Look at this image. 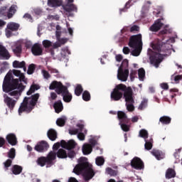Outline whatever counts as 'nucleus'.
Wrapping results in <instances>:
<instances>
[{
  "mask_svg": "<svg viewBox=\"0 0 182 182\" xmlns=\"http://www.w3.org/2000/svg\"><path fill=\"white\" fill-rule=\"evenodd\" d=\"M168 33H171V29L164 28L159 31V36L162 40H156L151 46L155 52L151 48L148 49V55H149L151 65H153L155 68H159L164 59V55L160 53V52H166V50H167V48H166V43L168 41V38L165 40V41H163L166 39V35H168Z\"/></svg>",
  "mask_w": 182,
  "mask_h": 182,
  "instance_id": "f257e3e1",
  "label": "nucleus"
},
{
  "mask_svg": "<svg viewBox=\"0 0 182 182\" xmlns=\"http://www.w3.org/2000/svg\"><path fill=\"white\" fill-rule=\"evenodd\" d=\"M2 87L3 92H6V93L10 92L9 95L14 96V99L18 100L21 96V92H23L26 86L19 83V80L14 79L12 73L9 72L4 77Z\"/></svg>",
  "mask_w": 182,
  "mask_h": 182,
  "instance_id": "f03ea898",
  "label": "nucleus"
},
{
  "mask_svg": "<svg viewBox=\"0 0 182 182\" xmlns=\"http://www.w3.org/2000/svg\"><path fill=\"white\" fill-rule=\"evenodd\" d=\"M73 173L79 176V174L82 173L84 178V182H89L90 180H92L95 177V171L92 168V164L87 162V159L85 157H81L78 160V164H77L74 169Z\"/></svg>",
  "mask_w": 182,
  "mask_h": 182,
  "instance_id": "7ed1b4c3",
  "label": "nucleus"
},
{
  "mask_svg": "<svg viewBox=\"0 0 182 182\" xmlns=\"http://www.w3.org/2000/svg\"><path fill=\"white\" fill-rule=\"evenodd\" d=\"M41 95L39 93H36L31 97H25L23 102L21 103V105L18 108V114L21 115L23 112H26V113H31L32 110H33L34 107L36 106V103H38V100H39Z\"/></svg>",
  "mask_w": 182,
  "mask_h": 182,
  "instance_id": "20e7f679",
  "label": "nucleus"
},
{
  "mask_svg": "<svg viewBox=\"0 0 182 182\" xmlns=\"http://www.w3.org/2000/svg\"><path fill=\"white\" fill-rule=\"evenodd\" d=\"M50 90H55L58 95H62L63 100L65 103H70L72 102V94L69 92L68 87L63 85L62 82L58 81H53L49 86Z\"/></svg>",
  "mask_w": 182,
  "mask_h": 182,
  "instance_id": "39448f33",
  "label": "nucleus"
},
{
  "mask_svg": "<svg viewBox=\"0 0 182 182\" xmlns=\"http://www.w3.org/2000/svg\"><path fill=\"white\" fill-rule=\"evenodd\" d=\"M129 92L130 93L133 92L132 87H127L124 84H118L111 92V100L112 102H119V100H121L123 97L126 100V94L129 93Z\"/></svg>",
  "mask_w": 182,
  "mask_h": 182,
  "instance_id": "423d86ee",
  "label": "nucleus"
},
{
  "mask_svg": "<svg viewBox=\"0 0 182 182\" xmlns=\"http://www.w3.org/2000/svg\"><path fill=\"white\" fill-rule=\"evenodd\" d=\"M129 48L134 49L132 51V56H139L143 49V41L141 40V34L132 36L129 38L128 43Z\"/></svg>",
  "mask_w": 182,
  "mask_h": 182,
  "instance_id": "0eeeda50",
  "label": "nucleus"
},
{
  "mask_svg": "<svg viewBox=\"0 0 182 182\" xmlns=\"http://www.w3.org/2000/svg\"><path fill=\"white\" fill-rule=\"evenodd\" d=\"M53 160H56V152L50 151L47 156H41L37 159V164L41 167H52L53 166Z\"/></svg>",
  "mask_w": 182,
  "mask_h": 182,
  "instance_id": "6e6552de",
  "label": "nucleus"
},
{
  "mask_svg": "<svg viewBox=\"0 0 182 182\" xmlns=\"http://www.w3.org/2000/svg\"><path fill=\"white\" fill-rule=\"evenodd\" d=\"M77 144L73 139H70L66 142L65 140H61V147L68 150L67 157L69 159H75L76 152L73 151V149L76 147Z\"/></svg>",
  "mask_w": 182,
  "mask_h": 182,
  "instance_id": "1a4fd4ad",
  "label": "nucleus"
},
{
  "mask_svg": "<svg viewBox=\"0 0 182 182\" xmlns=\"http://www.w3.org/2000/svg\"><path fill=\"white\" fill-rule=\"evenodd\" d=\"M16 13V5L13 4L9 9L6 6H2L0 8V18L2 16H7L8 19L13 18L14 15Z\"/></svg>",
  "mask_w": 182,
  "mask_h": 182,
  "instance_id": "9d476101",
  "label": "nucleus"
},
{
  "mask_svg": "<svg viewBox=\"0 0 182 182\" xmlns=\"http://www.w3.org/2000/svg\"><path fill=\"white\" fill-rule=\"evenodd\" d=\"M133 95V91L125 94V102L128 112H134V95Z\"/></svg>",
  "mask_w": 182,
  "mask_h": 182,
  "instance_id": "9b49d317",
  "label": "nucleus"
},
{
  "mask_svg": "<svg viewBox=\"0 0 182 182\" xmlns=\"http://www.w3.org/2000/svg\"><path fill=\"white\" fill-rule=\"evenodd\" d=\"M131 167L135 170H144V162L140 158L135 156L131 161Z\"/></svg>",
  "mask_w": 182,
  "mask_h": 182,
  "instance_id": "f8f14e48",
  "label": "nucleus"
},
{
  "mask_svg": "<svg viewBox=\"0 0 182 182\" xmlns=\"http://www.w3.org/2000/svg\"><path fill=\"white\" fill-rule=\"evenodd\" d=\"M48 149H49V144L46 141L38 142L34 147V150L38 153H45V151H48Z\"/></svg>",
  "mask_w": 182,
  "mask_h": 182,
  "instance_id": "ddd939ff",
  "label": "nucleus"
},
{
  "mask_svg": "<svg viewBox=\"0 0 182 182\" xmlns=\"http://www.w3.org/2000/svg\"><path fill=\"white\" fill-rule=\"evenodd\" d=\"M128 77H129L128 69H125L124 71L123 70L118 69L117 79H119V80H121L122 82H126Z\"/></svg>",
  "mask_w": 182,
  "mask_h": 182,
  "instance_id": "4468645a",
  "label": "nucleus"
},
{
  "mask_svg": "<svg viewBox=\"0 0 182 182\" xmlns=\"http://www.w3.org/2000/svg\"><path fill=\"white\" fill-rule=\"evenodd\" d=\"M164 25V24L161 22V18H159L151 26L149 31H151V32H159V31L163 28Z\"/></svg>",
  "mask_w": 182,
  "mask_h": 182,
  "instance_id": "2eb2a0df",
  "label": "nucleus"
},
{
  "mask_svg": "<svg viewBox=\"0 0 182 182\" xmlns=\"http://www.w3.org/2000/svg\"><path fill=\"white\" fill-rule=\"evenodd\" d=\"M31 52L34 56H41L43 53V50L39 43H35L31 48Z\"/></svg>",
  "mask_w": 182,
  "mask_h": 182,
  "instance_id": "dca6fc26",
  "label": "nucleus"
},
{
  "mask_svg": "<svg viewBox=\"0 0 182 182\" xmlns=\"http://www.w3.org/2000/svg\"><path fill=\"white\" fill-rule=\"evenodd\" d=\"M6 140L8 141L9 144H11V146H16L18 144V139L15 134L11 133L7 134Z\"/></svg>",
  "mask_w": 182,
  "mask_h": 182,
  "instance_id": "f3484780",
  "label": "nucleus"
},
{
  "mask_svg": "<svg viewBox=\"0 0 182 182\" xmlns=\"http://www.w3.org/2000/svg\"><path fill=\"white\" fill-rule=\"evenodd\" d=\"M9 58H11V54H9V52L8 50H6V48L2 45H0V59H6V60H8Z\"/></svg>",
  "mask_w": 182,
  "mask_h": 182,
  "instance_id": "a211bd4d",
  "label": "nucleus"
},
{
  "mask_svg": "<svg viewBox=\"0 0 182 182\" xmlns=\"http://www.w3.org/2000/svg\"><path fill=\"white\" fill-rule=\"evenodd\" d=\"M117 117L119 123H130V119L127 118V115L122 111H118Z\"/></svg>",
  "mask_w": 182,
  "mask_h": 182,
  "instance_id": "6ab92c4d",
  "label": "nucleus"
},
{
  "mask_svg": "<svg viewBox=\"0 0 182 182\" xmlns=\"http://www.w3.org/2000/svg\"><path fill=\"white\" fill-rule=\"evenodd\" d=\"M4 103H6L9 109L12 110L15 107V105H16V100L9 97V96H6L4 97Z\"/></svg>",
  "mask_w": 182,
  "mask_h": 182,
  "instance_id": "aec40b11",
  "label": "nucleus"
},
{
  "mask_svg": "<svg viewBox=\"0 0 182 182\" xmlns=\"http://www.w3.org/2000/svg\"><path fill=\"white\" fill-rule=\"evenodd\" d=\"M53 109H55V113H60L63 110V104L60 100L54 102Z\"/></svg>",
  "mask_w": 182,
  "mask_h": 182,
  "instance_id": "412c9836",
  "label": "nucleus"
},
{
  "mask_svg": "<svg viewBox=\"0 0 182 182\" xmlns=\"http://www.w3.org/2000/svg\"><path fill=\"white\" fill-rule=\"evenodd\" d=\"M82 150L84 156H87V154H90L93 151V148L90 144H84Z\"/></svg>",
  "mask_w": 182,
  "mask_h": 182,
  "instance_id": "4be33fe9",
  "label": "nucleus"
},
{
  "mask_svg": "<svg viewBox=\"0 0 182 182\" xmlns=\"http://www.w3.org/2000/svg\"><path fill=\"white\" fill-rule=\"evenodd\" d=\"M47 136L51 141H55L58 139V132L55 129H50L48 131Z\"/></svg>",
  "mask_w": 182,
  "mask_h": 182,
  "instance_id": "5701e85b",
  "label": "nucleus"
},
{
  "mask_svg": "<svg viewBox=\"0 0 182 182\" xmlns=\"http://www.w3.org/2000/svg\"><path fill=\"white\" fill-rule=\"evenodd\" d=\"M56 156L58 159H68V152L63 149H59L55 153V159Z\"/></svg>",
  "mask_w": 182,
  "mask_h": 182,
  "instance_id": "b1692460",
  "label": "nucleus"
},
{
  "mask_svg": "<svg viewBox=\"0 0 182 182\" xmlns=\"http://www.w3.org/2000/svg\"><path fill=\"white\" fill-rule=\"evenodd\" d=\"M13 68H23V70H26V63L25 61L19 62L18 60H15L13 62Z\"/></svg>",
  "mask_w": 182,
  "mask_h": 182,
  "instance_id": "393cba45",
  "label": "nucleus"
},
{
  "mask_svg": "<svg viewBox=\"0 0 182 182\" xmlns=\"http://www.w3.org/2000/svg\"><path fill=\"white\" fill-rule=\"evenodd\" d=\"M176 177V171L171 168H168L166 172V178L170 180V178H174Z\"/></svg>",
  "mask_w": 182,
  "mask_h": 182,
  "instance_id": "a878e982",
  "label": "nucleus"
},
{
  "mask_svg": "<svg viewBox=\"0 0 182 182\" xmlns=\"http://www.w3.org/2000/svg\"><path fill=\"white\" fill-rule=\"evenodd\" d=\"M19 26L18 23L11 22L7 24V29H9L12 32H16L19 29Z\"/></svg>",
  "mask_w": 182,
  "mask_h": 182,
  "instance_id": "bb28decb",
  "label": "nucleus"
},
{
  "mask_svg": "<svg viewBox=\"0 0 182 182\" xmlns=\"http://www.w3.org/2000/svg\"><path fill=\"white\" fill-rule=\"evenodd\" d=\"M22 170H23L22 166L19 165H14L11 168V171L13 174H14L15 176H18V174H21L22 173Z\"/></svg>",
  "mask_w": 182,
  "mask_h": 182,
  "instance_id": "cd10ccee",
  "label": "nucleus"
},
{
  "mask_svg": "<svg viewBox=\"0 0 182 182\" xmlns=\"http://www.w3.org/2000/svg\"><path fill=\"white\" fill-rule=\"evenodd\" d=\"M62 5V1L60 0H48V6L51 8H55V6H60Z\"/></svg>",
  "mask_w": 182,
  "mask_h": 182,
  "instance_id": "c85d7f7f",
  "label": "nucleus"
},
{
  "mask_svg": "<svg viewBox=\"0 0 182 182\" xmlns=\"http://www.w3.org/2000/svg\"><path fill=\"white\" fill-rule=\"evenodd\" d=\"M64 10L65 12H77V7H76L75 4H66L64 6Z\"/></svg>",
  "mask_w": 182,
  "mask_h": 182,
  "instance_id": "c756f323",
  "label": "nucleus"
},
{
  "mask_svg": "<svg viewBox=\"0 0 182 182\" xmlns=\"http://www.w3.org/2000/svg\"><path fill=\"white\" fill-rule=\"evenodd\" d=\"M39 89H41V87L38 85H36V84L31 85L30 87V89L26 93L27 96H31L32 93H35V91L39 90Z\"/></svg>",
  "mask_w": 182,
  "mask_h": 182,
  "instance_id": "7c9ffc66",
  "label": "nucleus"
},
{
  "mask_svg": "<svg viewBox=\"0 0 182 182\" xmlns=\"http://www.w3.org/2000/svg\"><path fill=\"white\" fill-rule=\"evenodd\" d=\"M152 156H154L157 160H161V159L164 158L163 156V152L161 151L157 150V149H153L151 152Z\"/></svg>",
  "mask_w": 182,
  "mask_h": 182,
  "instance_id": "2f4dec72",
  "label": "nucleus"
},
{
  "mask_svg": "<svg viewBox=\"0 0 182 182\" xmlns=\"http://www.w3.org/2000/svg\"><path fill=\"white\" fill-rule=\"evenodd\" d=\"M105 171L107 173V174H109V176H110L111 177H116V176H117L119 171H117V170H114L110 167H107L105 169Z\"/></svg>",
  "mask_w": 182,
  "mask_h": 182,
  "instance_id": "473e14b6",
  "label": "nucleus"
},
{
  "mask_svg": "<svg viewBox=\"0 0 182 182\" xmlns=\"http://www.w3.org/2000/svg\"><path fill=\"white\" fill-rule=\"evenodd\" d=\"M159 122H161L162 124H170V123H171V118L168 116H163L160 117Z\"/></svg>",
  "mask_w": 182,
  "mask_h": 182,
  "instance_id": "72a5a7b5",
  "label": "nucleus"
},
{
  "mask_svg": "<svg viewBox=\"0 0 182 182\" xmlns=\"http://www.w3.org/2000/svg\"><path fill=\"white\" fill-rule=\"evenodd\" d=\"M56 124L60 127H63V126L66 124V117H63L58 118L56 121Z\"/></svg>",
  "mask_w": 182,
  "mask_h": 182,
  "instance_id": "f704fd0d",
  "label": "nucleus"
},
{
  "mask_svg": "<svg viewBox=\"0 0 182 182\" xmlns=\"http://www.w3.org/2000/svg\"><path fill=\"white\" fill-rule=\"evenodd\" d=\"M119 125L121 126V129L122 130H123V132L130 131V122L129 123L121 122L119 123Z\"/></svg>",
  "mask_w": 182,
  "mask_h": 182,
  "instance_id": "c9c22d12",
  "label": "nucleus"
},
{
  "mask_svg": "<svg viewBox=\"0 0 182 182\" xmlns=\"http://www.w3.org/2000/svg\"><path fill=\"white\" fill-rule=\"evenodd\" d=\"M144 147L145 150H151L153 149V139H151L149 141L145 139Z\"/></svg>",
  "mask_w": 182,
  "mask_h": 182,
  "instance_id": "e433bc0d",
  "label": "nucleus"
},
{
  "mask_svg": "<svg viewBox=\"0 0 182 182\" xmlns=\"http://www.w3.org/2000/svg\"><path fill=\"white\" fill-rule=\"evenodd\" d=\"M138 76L139 80H144V77H146V71L144 70V68H140L138 70Z\"/></svg>",
  "mask_w": 182,
  "mask_h": 182,
  "instance_id": "4c0bfd02",
  "label": "nucleus"
},
{
  "mask_svg": "<svg viewBox=\"0 0 182 182\" xmlns=\"http://www.w3.org/2000/svg\"><path fill=\"white\" fill-rule=\"evenodd\" d=\"M83 92V87H82V85H77L75 89V95L76 96H80Z\"/></svg>",
  "mask_w": 182,
  "mask_h": 182,
  "instance_id": "58836bf2",
  "label": "nucleus"
},
{
  "mask_svg": "<svg viewBox=\"0 0 182 182\" xmlns=\"http://www.w3.org/2000/svg\"><path fill=\"white\" fill-rule=\"evenodd\" d=\"M139 136L144 139V140H146V139H149V132H147V130L146 129H141L139 131Z\"/></svg>",
  "mask_w": 182,
  "mask_h": 182,
  "instance_id": "ea45409f",
  "label": "nucleus"
},
{
  "mask_svg": "<svg viewBox=\"0 0 182 182\" xmlns=\"http://www.w3.org/2000/svg\"><path fill=\"white\" fill-rule=\"evenodd\" d=\"M82 100L85 102H89V100H90V92H89V91L85 90L82 93Z\"/></svg>",
  "mask_w": 182,
  "mask_h": 182,
  "instance_id": "a19ab883",
  "label": "nucleus"
},
{
  "mask_svg": "<svg viewBox=\"0 0 182 182\" xmlns=\"http://www.w3.org/2000/svg\"><path fill=\"white\" fill-rule=\"evenodd\" d=\"M148 102L149 100H147L146 99H144L138 107L139 110H144V109H146V107H147Z\"/></svg>",
  "mask_w": 182,
  "mask_h": 182,
  "instance_id": "79ce46f5",
  "label": "nucleus"
},
{
  "mask_svg": "<svg viewBox=\"0 0 182 182\" xmlns=\"http://www.w3.org/2000/svg\"><path fill=\"white\" fill-rule=\"evenodd\" d=\"M97 166H103L105 164V158L103 156H97L95 159Z\"/></svg>",
  "mask_w": 182,
  "mask_h": 182,
  "instance_id": "37998d69",
  "label": "nucleus"
},
{
  "mask_svg": "<svg viewBox=\"0 0 182 182\" xmlns=\"http://www.w3.org/2000/svg\"><path fill=\"white\" fill-rule=\"evenodd\" d=\"M15 156H16L15 148H11L8 152V157L11 159V160H14Z\"/></svg>",
  "mask_w": 182,
  "mask_h": 182,
  "instance_id": "c03bdc74",
  "label": "nucleus"
},
{
  "mask_svg": "<svg viewBox=\"0 0 182 182\" xmlns=\"http://www.w3.org/2000/svg\"><path fill=\"white\" fill-rule=\"evenodd\" d=\"M35 69H36V65H35V64H30L27 70L28 75H33L35 72Z\"/></svg>",
  "mask_w": 182,
  "mask_h": 182,
  "instance_id": "a18cd8bd",
  "label": "nucleus"
},
{
  "mask_svg": "<svg viewBox=\"0 0 182 182\" xmlns=\"http://www.w3.org/2000/svg\"><path fill=\"white\" fill-rule=\"evenodd\" d=\"M127 68H129V60L127 59L123 60L119 69L123 70V69H127Z\"/></svg>",
  "mask_w": 182,
  "mask_h": 182,
  "instance_id": "49530a36",
  "label": "nucleus"
},
{
  "mask_svg": "<svg viewBox=\"0 0 182 182\" xmlns=\"http://www.w3.org/2000/svg\"><path fill=\"white\" fill-rule=\"evenodd\" d=\"M4 166L5 171H8L9 167L12 166V159H7L5 162H4Z\"/></svg>",
  "mask_w": 182,
  "mask_h": 182,
  "instance_id": "de8ad7c7",
  "label": "nucleus"
},
{
  "mask_svg": "<svg viewBox=\"0 0 182 182\" xmlns=\"http://www.w3.org/2000/svg\"><path fill=\"white\" fill-rule=\"evenodd\" d=\"M171 79H173L176 83H180V80H182V75H179L176 76L172 75Z\"/></svg>",
  "mask_w": 182,
  "mask_h": 182,
  "instance_id": "09e8293b",
  "label": "nucleus"
},
{
  "mask_svg": "<svg viewBox=\"0 0 182 182\" xmlns=\"http://www.w3.org/2000/svg\"><path fill=\"white\" fill-rule=\"evenodd\" d=\"M13 52L16 55H19V53H21L22 52V46H17L15 48L13 49Z\"/></svg>",
  "mask_w": 182,
  "mask_h": 182,
  "instance_id": "8fccbe9b",
  "label": "nucleus"
},
{
  "mask_svg": "<svg viewBox=\"0 0 182 182\" xmlns=\"http://www.w3.org/2000/svg\"><path fill=\"white\" fill-rule=\"evenodd\" d=\"M43 45L46 48H50V46H52V42H50L49 40H44L43 41Z\"/></svg>",
  "mask_w": 182,
  "mask_h": 182,
  "instance_id": "3c124183",
  "label": "nucleus"
},
{
  "mask_svg": "<svg viewBox=\"0 0 182 182\" xmlns=\"http://www.w3.org/2000/svg\"><path fill=\"white\" fill-rule=\"evenodd\" d=\"M140 31V27L137 25H134L132 27H130V32L134 33V32H139Z\"/></svg>",
  "mask_w": 182,
  "mask_h": 182,
  "instance_id": "603ef678",
  "label": "nucleus"
},
{
  "mask_svg": "<svg viewBox=\"0 0 182 182\" xmlns=\"http://www.w3.org/2000/svg\"><path fill=\"white\" fill-rule=\"evenodd\" d=\"M43 76L44 79H49L50 78V74H49V72H48L46 70H42Z\"/></svg>",
  "mask_w": 182,
  "mask_h": 182,
  "instance_id": "864d4df0",
  "label": "nucleus"
},
{
  "mask_svg": "<svg viewBox=\"0 0 182 182\" xmlns=\"http://www.w3.org/2000/svg\"><path fill=\"white\" fill-rule=\"evenodd\" d=\"M89 142L92 149L97 144V140L95 139V138L90 139Z\"/></svg>",
  "mask_w": 182,
  "mask_h": 182,
  "instance_id": "5fc2aeb1",
  "label": "nucleus"
},
{
  "mask_svg": "<svg viewBox=\"0 0 182 182\" xmlns=\"http://www.w3.org/2000/svg\"><path fill=\"white\" fill-rule=\"evenodd\" d=\"M60 146H62V141L60 142H56L55 144H54L53 146V150H58Z\"/></svg>",
  "mask_w": 182,
  "mask_h": 182,
  "instance_id": "6e6d98bb",
  "label": "nucleus"
},
{
  "mask_svg": "<svg viewBox=\"0 0 182 182\" xmlns=\"http://www.w3.org/2000/svg\"><path fill=\"white\" fill-rule=\"evenodd\" d=\"M57 98H58V95H56L55 92L50 93V97H49V100H50V102H52V100H56Z\"/></svg>",
  "mask_w": 182,
  "mask_h": 182,
  "instance_id": "4d7b16f0",
  "label": "nucleus"
},
{
  "mask_svg": "<svg viewBox=\"0 0 182 182\" xmlns=\"http://www.w3.org/2000/svg\"><path fill=\"white\" fill-rule=\"evenodd\" d=\"M21 74L22 73H21V70H13V75H14V76H17V77H19Z\"/></svg>",
  "mask_w": 182,
  "mask_h": 182,
  "instance_id": "13d9d810",
  "label": "nucleus"
},
{
  "mask_svg": "<svg viewBox=\"0 0 182 182\" xmlns=\"http://www.w3.org/2000/svg\"><path fill=\"white\" fill-rule=\"evenodd\" d=\"M18 77L20 82H23L26 84L27 83L26 79H25V75H23V73H21Z\"/></svg>",
  "mask_w": 182,
  "mask_h": 182,
  "instance_id": "bf43d9fd",
  "label": "nucleus"
},
{
  "mask_svg": "<svg viewBox=\"0 0 182 182\" xmlns=\"http://www.w3.org/2000/svg\"><path fill=\"white\" fill-rule=\"evenodd\" d=\"M134 76H136V70H132L130 73L131 80H134Z\"/></svg>",
  "mask_w": 182,
  "mask_h": 182,
  "instance_id": "052dcab7",
  "label": "nucleus"
},
{
  "mask_svg": "<svg viewBox=\"0 0 182 182\" xmlns=\"http://www.w3.org/2000/svg\"><path fill=\"white\" fill-rule=\"evenodd\" d=\"M124 32H130V26H124L121 30V33H124Z\"/></svg>",
  "mask_w": 182,
  "mask_h": 182,
  "instance_id": "680f3d73",
  "label": "nucleus"
},
{
  "mask_svg": "<svg viewBox=\"0 0 182 182\" xmlns=\"http://www.w3.org/2000/svg\"><path fill=\"white\" fill-rule=\"evenodd\" d=\"M123 53H124V55H129V53H130V48H129V47H124Z\"/></svg>",
  "mask_w": 182,
  "mask_h": 182,
  "instance_id": "e2e57ef3",
  "label": "nucleus"
},
{
  "mask_svg": "<svg viewBox=\"0 0 182 182\" xmlns=\"http://www.w3.org/2000/svg\"><path fill=\"white\" fill-rule=\"evenodd\" d=\"M77 138L79 139V140L83 141L85 140V134L80 132L77 134Z\"/></svg>",
  "mask_w": 182,
  "mask_h": 182,
  "instance_id": "0e129e2a",
  "label": "nucleus"
},
{
  "mask_svg": "<svg viewBox=\"0 0 182 182\" xmlns=\"http://www.w3.org/2000/svg\"><path fill=\"white\" fill-rule=\"evenodd\" d=\"M6 142V141H5V139H4V137L0 136V147H4Z\"/></svg>",
  "mask_w": 182,
  "mask_h": 182,
  "instance_id": "69168bd1",
  "label": "nucleus"
},
{
  "mask_svg": "<svg viewBox=\"0 0 182 182\" xmlns=\"http://www.w3.org/2000/svg\"><path fill=\"white\" fill-rule=\"evenodd\" d=\"M48 70L50 72V73H55L56 75H58L59 70H58L56 68H49Z\"/></svg>",
  "mask_w": 182,
  "mask_h": 182,
  "instance_id": "338daca9",
  "label": "nucleus"
},
{
  "mask_svg": "<svg viewBox=\"0 0 182 182\" xmlns=\"http://www.w3.org/2000/svg\"><path fill=\"white\" fill-rule=\"evenodd\" d=\"M115 59H116L117 62H120L121 60H123V55H122L120 54L117 55L115 57Z\"/></svg>",
  "mask_w": 182,
  "mask_h": 182,
  "instance_id": "774afa93",
  "label": "nucleus"
}]
</instances>
